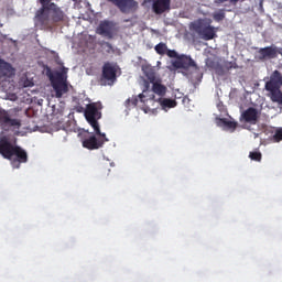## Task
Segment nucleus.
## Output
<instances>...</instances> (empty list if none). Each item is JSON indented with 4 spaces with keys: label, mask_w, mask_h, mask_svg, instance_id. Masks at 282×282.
I'll return each instance as SVG.
<instances>
[{
    "label": "nucleus",
    "mask_w": 282,
    "mask_h": 282,
    "mask_svg": "<svg viewBox=\"0 0 282 282\" xmlns=\"http://www.w3.org/2000/svg\"><path fill=\"white\" fill-rule=\"evenodd\" d=\"M0 155L4 160H10L12 169H21V164L28 162V152L17 145V137L14 134H0Z\"/></svg>",
    "instance_id": "1"
},
{
    "label": "nucleus",
    "mask_w": 282,
    "mask_h": 282,
    "mask_svg": "<svg viewBox=\"0 0 282 282\" xmlns=\"http://www.w3.org/2000/svg\"><path fill=\"white\" fill-rule=\"evenodd\" d=\"M61 21H65V12L56 3L37 10L34 18L35 28H40V30H52L54 23H61Z\"/></svg>",
    "instance_id": "2"
},
{
    "label": "nucleus",
    "mask_w": 282,
    "mask_h": 282,
    "mask_svg": "<svg viewBox=\"0 0 282 282\" xmlns=\"http://www.w3.org/2000/svg\"><path fill=\"white\" fill-rule=\"evenodd\" d=\"M46 76L57 98H63V95L69 91V87L67 86V68L63 67L62 72L54 73L52 68L46 67Z\"/></svg>",
    "instance_id": "3"
},
{
    "label": "nucleus",
    "mask_w": 282,
    "mask_h": 282,
    "mask_svg": "<svg viewBox=\"0 0 282 282\" xmlns=\"http://www.w3.org/2000/svg\"><path fill=\"white\" fill-rule=\"evenodd\" d=\"M79 138L82 140V147L84 149H88V151H97V149H102L105 147V142H109L107 134L105 132L95 131L94 132H80Z\"/></svg>",
    "instance_id": "4"
},
{
    "label": "nucleus",
    "mask_w": 282,
    "mask_h": 282,
    "mask_svg": "<svg viewBox=\"0 0 282 282\" xmlns=\"http://www.w3.org/2000/svg\"><path fill=\"white\" fill-rule=\"evenodd\" d=\"M212 21L206 19L195 20L189 24V29L202 36L204 41H213L217 36L215 26L210 25Z\"/></svg>",
    "instance_id": "5"
},
{
    "label": "nucleus",
    "mask_w": 282,
    "mask_h": 282,
    "mask_svg": "<svg viewBox=\"0 0 282 282\" xmlns=\"http://www.w3.org/2000/svg\"><path fill=\"white\" fill-rule=\"evenodd\" d=\"M100 109H102V104L91 102L86 106L84 111V116L88 124H90V127L94 129V131H97V133H100V123H98V121L100 118H102V112H100Z\"/></svg>",
    "instance_id": "6"
},
{
    "label": "nucleus",
    "mask_w": 282,
    "mask_h": 282,
    "mask_svg": "<svg viewBox=\"0 0 282 282\" xmlns=\"http://www.w3.org/2000/svg\"><path fill=\"white\" fill-rule=\"evenodd\" d=\"M172 66L174 67V69H183L184 72H188V69L199 72V66H197L193 57L184 54L180 55L177 59L172 62Z\"/></svg>",
    "instance_id": "7"
},
{
    "label": "nucleus",
    "mask_w": 282,
    "mask_h": 282,
    "mask_svg": "<svg viewBox=\"0 0 282 282\" xmlns=\"http://www.w3.org/2000/svg\"><path fill=\"white\" fill-rule=\"evenodd\" d=\"M142 70L148 80H150V83H153V94H156V96L161 97L166 96V86L160 84L159 82H155V72H153V68H151L150 66H143Z\"/></svg>",
    "instance_id": "8"
},
{
    "label": "nucleus",
    "mask_w": 282,
    "mask_h": 282,
    "mask_svg": "<svg viewBox=\"0 0 282 282\" xmlns=\"http://www.w3.org/2000/svg\"><path fill=\"white\" fill-rule=\"evenodd\" d=\"M112 6H116L122 14H129L138 10V1L135 0H107Z\"/></svg>",
    "instance_id": "9"
},
{
    "label": "nucleus",
    "mask_w": 282,
    "mask_h": 282,
    "mask_svg": "<svg viewBox=\"0 0 282 282\" xmlns=\"http://www.w3.org/2000/svg\"><path fill=\"white\" fill-rule=\"evenodd\" d=\"M97 32L101 36L113 39V32H116V22L109 20L101 21L97 28Z\"/></svg>",
    "instance_id": "10"
},
{
    "label": "nucleus",
    "mask_w": 282,
    "mask_h": 282,
    "mask_svg": "<svg viewBox=\"0 0 282 282\" xmlns=\"http://www.w3.org/2000/svg\"><path fill=\"white\" fill-rule=\"evenodd\" d=\"M118 69L113 64L107 62L102 66L101 80H107V83H116V74Z\"/></svg>",
    "instance_id": "11"
},
{
    "label": "nucleus",
    "mask_w": 282,
    "mask_h": 282,
    "mask_svg": "<svg viewBox=\"0 0 282 282\" xmlns=\"http://www.w3.org/2000/svg\"><path fill=\"white\" fill-rule=\"evenodd\" d=\"M149 3L152 1V10L154 14H164L171 10V0H147Z\"/></svg>",
    "instance_id": "12"
},
{
    "label": "nucleus",
    "mask_w": 282,
    "mask_h": 282,
    "mask_svg": "<svg viewBox=\"0 0 282 282\" xmlns=\"http://www.w3.org/2000/svg\"><path fill=\"white\" fill-rule=\"evenodd\" d=\"M281 87H282L281 72L274 70L270 76V80L265 83L264 89L269 91L273 89H281Z\"/></svg>",
    "instance_id": "13"
},
{
    "label": "nucleus",
    "mask_w": 282,
    "mask_h": 282,
    "mask_svg": "<svg viewBox=\"0 0 282 282\" xmlns=\"http://www.w3.org/2000/svg\"><path fill=\"white\" fill-rule=\"evenodd\" d=\"M241 120L248 124H257L259 122V110L250 107L241 113Z\"/></svg>",
    "instance_id": "14"
},
{
    "label": "nucleus",
    "mask_w": 282,
    "mask_h": 282,
    "mask_svg": "<svg viewBox=\"0 0 282 282\" xmlns=\"http://www.w3.org/2000/svg\"><path fill=\"white\" fill-rule=\"evenodd\" d=\"M259 61H268L270 58H276L275 46H265L258 51Z\"/></svg>",
    "instance_id": "15"
},
{
    "label": "nucleus",
    "mask_w": 282,
    "mask_h": 282,
    "mask_svg": "<svg viewBox=\"0 0 282 282\" xmlns=\"http://www.w3.org/2000/svg\"><path fill=\"white\" fill-rule=\"evenodd\" d=\"M14 76L12 64L0 58V78H10Z\"/></svg>",
    "instance_id": "16"
},
{
    "label": "nucleus",
    "mask_w": 282,
    "mask_h": 282,
    "mask_svg": "<svg viewBox=\"0 0 282 282\" xmlns=\"http://www.w3.org/2000/svg\"><path fill=\"white\" fill-rule=\"evenodd\" d=\"M269 91V98L272 102H276V105L282 106V91L281 88H276L273 90H268Z\"/></svg>",
    "instance_id": "17"
},
{
    "label": "nucleus",
    "mask_w": 282,
    "mask_h": 282,
    "mask_svg": "<svg viewBox=\"0 0 282 282\" xmlns=\"http://www.w3.org/2000/svg\"><path fill=\"white\" fill-rule=\"evenodd\" d=\"M0 122L7 127H19L20 124L19 120L10 118L7 112L0 116Z\"/></svg>",
    "instance_id": "18"
},
{
    "label": "nucleus",
    "mask_w": 282,
    "mask_h": 282,
    "mask_svg": "<svg viewBox=\"0 0 282 282\" xmlns=\"http://www.w3.org/2000/svg\"><path fill=\"white\" fill-rule=\"evenodd\" d=\"M160 105L163 109H173V107H177V101L175 99L163 98L160 99Z\"/></svg>",
    "instance_id": "19"
},
{
    "label": "nucleus",
    "mask_w": 282,
    "mask_h": 282,
    "mask_svg": "<svg viewBox=\"0 0 282 282\" xmlns=\"http://www.w3.org/2000/svg\"><path fill=\"white\" fill-rule=\"evenodd\" d=\"M154 50L156 54H159L160 56H164V54L169 52V46H166L165 43L160 42L159 44L155 45Z\"/></svg>",
    "instance_id": "20"
},
{
    "label": "nucleus",
    "mask_w": 282,
    "mask_h": 282,
    "mask_svg": "<svg viewBox=\"0 0 282 282\" xmlns=\"http://www.w3.org/2000/svg\"><path fill=\"white\" fill-rule=\"evenodd\" d=\"M213 19H214V21H216L217 23L224 21V19H226V10L220 9L219 11L213 13Z\"/></svg>",
    "instance_id": "21"
},
{
    "label": "nucleus",
    "mask_w": 282,
    "mask_h": 282,
    "mask_svg": "<svg viewBox=\"0 0 282 282\" xmlns=\"http://www.w3.org/2000/svg\"><path fill=\"white\" fill-rule=\"evenodd\" d=\"M205 65L208 69H217V62L215 59L207 57L205 61Z\"/></svg>",
    "instance_id": "22"
},
{
    "label": "nucleus",
    "mask_w": 282,
    "mask_h": 282,
    "mask_svg": "<svg viewBox=\"0 0 282 282\" xmlns=\"http://www.w3.org/2000/svg\"><path fill=\"white\" fill-rule=\"evenodd\" d=\"M126 107H138V97H132L126 100Z\"/></svg>",
    "instance_id": "23"
},
{
    "label": "nucleus",
    "mask_w": 282,
    "mask_h": 282,
    "mask_svg": "<svg viewBox=\"0 0 282 282\" xmlns=\"http://www.w3.org/2000/svg\"><path fill=\"white\" fill-rule=\"evenodd\" d=\"M272 140L274 142H281L282 141V128H278L272 137Z\"/></svg>",
    "instance_id": "24"
},
{
    "label": "nucleus",
    "mask_w": 282,
    "mask_h": 282,
    "mask_svg": "<svg viewBox=\"0 0 282 282\" xmlns=\"http://www.w3.org/2000/svg\"><path fill=\"white\" fill-rule=\"evenodd\" d=\"M250 160H253L254 162H261V152H250L249 153Z\"/></svg>",
    "instance_id": "25"
},
{
    "label": "nucleus",
    "mask_w": 282,
    "mask_h": 282,
    "mask_svg": "<svg viewBox=\"0 0 282 282\" xmlns=\"http://www.w3.org/2000/svg\"><path fill=\"white\" fill-rule=\"evenodd\" d=\"M102 50H105V52H107V54H111V52H113V46L109 42H104Z\"/></svg>",
    "instance_id": "26"
},
{
    "label": "nucleus",
    "mask_w": 282,
    "mask_h": 282,
    "mask_svg": "<svg viewBox=\"0 0 282 282\" xmlns=\"http://www.w3.org/2000/svg\"><path fill=\"white\" fill-rule=\"evenodd\" d=\"M165 54H166V56H169V58H176V61H177V58H180V54H177L175 50L167 48Z\"/></svg>",
    "instance_id": "27"
},
{
    "label": "nucleus",
    "mask_w": 282,
    "mask_h": 282,
    "mask_svg": "<svg viewBox=\"0 0 282 282\" xmlns=\"http://www.w3.org/2000/svg\"><path fill=\"white\" fill-rule=\"evenodd\" d=\"M226 1H230L235 6L239 3V1H246V0H214V3H216L217 6H221V3H226Z\"/></svg>",
    "instance_id": "28"
},
{
    "label": "nucleus",
    "mask_w": 282,
    "mask_h": 282,
    "mask_svg": "<svg viewBox=\"0 0 282 282\" xmlns=\"http://www.w3.org/2000/svg\"><path fill=\"white\" fill-rule=\"evenodd\" d=\"M40 3L42 4L41 10H46L47 8H50V4L54 2H52V0H40Z\"/></svg>",
    "instance_id": "29"
},
{
    "label": "nucleus",
    "mask_w": 282,
    "mask_h": 282,
    "mask_svg": "<svg viewBox=\"0 0 282 282\" xmlns=\"http://www.w3.org/2000/svg\"><path fill=\"white\" fill-rule=\"evenodd\" d=\"M225 127H228V129H237V122L235 121H224Z\"/></svg>",
    "instance_id": "30"
},
{
    "label": "nucleus",
    "mask_w": 282,
    "mask_h": 282,
    "mask_svg": "<svg viewBox=\"0 0 282 282\" xmlns=\"http://www.w3.org/2000/svg\"><path fill=\"white\" fill-rule=\"evenodd\" d=\"M4 99L11 100L12 102H14L15 100L19 99V97L17 96V94H7Z\"/></svg>",
    "instance_id": "31"
},
{
    "label": "nucleus",
    "mask_w": 282,
    "mask_h": 282,
    "mask_svg": "<svg viewBox=\"0 0 282 282\" xmlns=\"http://www.w3.org/2000/svg\"><path fill=\"white\" fill-rule=\"evenodd\" d=\"M139 98H140L141 102H142L143 98H144V94H139Z\"/></svg>",
    "instance_id": "32"
},
{
    "label": "nucleus",
    "mask_w": 282,
    "mask_h": 282,
    "mask_svg": "<svg viewBox=\"0 0 282 282\" xmlns=\"http://www.w3.org/2000/svg\"><path fill=\"white\" fill-rule=\"evenodd\" d=\"M129 20H126V23H128Z\"/></svg>",
    "instance_id": "33"
}]
</instances>
